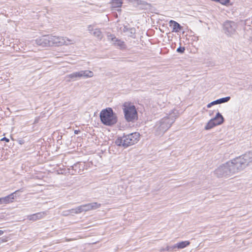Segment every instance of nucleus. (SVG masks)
I'll use <instances>...</instances> for the list:
<instances>
[{"label":"nucleus","mask_w":252,"mask_h":252,"mask_svg":"<svg viewBox=\"0 0 252 252\" xmlns=\"http://www.w3.org/2000/svg\"><path fill=\"white\" fill-rule=\"evenodd\" d=\"M178 116V112L176 110H172L167 116L163 117L157 123L155 126L157 135H160L165 132L174 122Z\"/></svg>","instance_id":"1"},{"label":"nucleus","mask_w":252,"mask_h":252,"mask_svg":"<svg viewBox=\"0 0 252 252\" xmlns=\"http://www.w3.org/2000/svg\"><path fill=\"white\" fill-rule=\"evenodd\" d=\"M100 118L102 124L106 126H112L117 122V118L111 108L103 109L100 113Z\"/></svg>","instance_id":"2"},{"label":"nucleus","mask_w":252,"mask_h":252,"mask_svg":"<svg viewBox=\"0 0 252 252\" xmlns=\"http://www.w3.org/2000/svg\"><path fill=\"white\" fill-rule=\"evenodd\" d=\"M123 110L126 120L127 122H133L138 118V114L135 106L132 103L126 102L123 105Z\"/></svg>","instance_id":"3"},{"label":"nucleus","mask_w":252,"mask_h":252,"mask_svg":"<svg viewBox=\"0 0 252 252\" xmlns=\"http://www.w3.org/2000/svg\"><path fill=\"white\" fill-rule=\"evenodd\" d=\"M214 174L218 178H225L231 177L233 175L228 161L218 167L214 171Z\"/></svg>","instance_id":"4"},{"label":"nucleus","mask_w":252,"mask_h":252,"mask_svg":"<svg viewBox=\"0 0 252 252\" xmlns=\"http://www.w3.org/2000/svg\"><path fill=\"white\" fill-rule=\"evenodd\" d=\"M228 162L233 175L242 171L247 166L241 156L229 161Z\"/></svg>","instance_id":"5"},{"label":"nucleus","mask_w":252,"mask_h":252,"mask_svg":"<svg viewBox=\"0 0 252 252\" xmlns=\"http://www.w3.org/2000/svg\"><path fill=\"white\" fill-rule=\"evenodd\" d=\"M50 46H60L63 45H68L75 43L73 39L62 36L50 35Z\"/></svg>","instance_id":"6"},{"label":"nucleus","mask_w":252,"mask_h":252,"mask_svg":"<svg viewBox=\"0 0 252 252\" xmlns=\"http://www.w3.org/2000/svg\"><path fill=\"white\" fill-rule=\"evenodd\" d=\"M94 76V73L90 70H80L79 71L74 72L66 76L67 78L72 80H76L81 78H91Z\"/></svg>","instance_id":"7"},{"label":"nucleus","mask_w":252,"mask_h":252,"mask_svg":"<svg viewBox=\"0 0 252 252\" xmlns=\"http://www.w3.org/2000/svg\"><path fill=\"white\" fill-rule=\"evenodd\" d=\"M124 145L125 147L133 145L139 141V133L134 132L124 136Z\"/></svg>","instance_id":"8"},{"label":"nucleus","mask_w":252,"mask_h":252,"mask_svg":"<svg viewBox=\"0 0 252 252\" xmlns=\"http://www.w3.org/2000/svg\"><path fill=\"white\" fill-rule=\"evenodd\" d=\"M237 25L233 21H227L223 24V30L228 35H232L236 32Z\"/></svg>","instance_id":"9"},{"label":"nucleus","mask_w":252,"mask_h":252,"mask_svg":"<svg viewBox=\"0 0 252 252\" xmlns=\"http://www.w3.org/2000/svg\"><path fill=\"white\" fill-rule=\"evenodd\" d=\"M108 39L111 43L121 50L126 49V46L124 41L119 39L114 35L112 34L107 35Z\"/></svg>","instance_id":"10"},{"label":"nucleus","mask_w":252,"mask_h":252,"mask_svg":"<svg viewBox=\"0 0 252 252\" xmlns=\"http://www.w3.org/2000/svg\"><path fill=\"white\" fill-rule=\"evenodd\" d=\"M35 43L42 47L50 46V35H44L37 38L35 40Z\"/></svg>","instance_id":"11"},{"label":"nucleus","mask_w":252,"mask_h":252,"mask_svg":"<svg viewBox=\"0 0 252 252\" xmlns=\"http://www.w3.org/2000/svg\"><path fill=\"white\" fill-rule=\"evenodd\" d=\"M21 191V189L17 190L15 192L11 193L10 194L7 195L4 197H0V205H6L11 203H12L15 198V194L18 192Z\"/></svg>","instance_id":"12"},{"label":"nucleus","mask_w":252,"mask_h":252,"mask_svg":"<svg viewBox=\"0 0 252 252\" xmlns=\"http://www.w3.org/2000/svg\"><path fill=\"white\" fill-rule=\"evenodd\" d=\"M83 205L84 212H87L99 208L101 206V204L97 202H93L91 203L84 204Z\"/></svg>","instance_id":"13"},{"label":"nucleus","mask_w":252,"mask_h":252,"mask_svg":"<svg viewBox=\"0 0 252 252\" xmlns=\"http://www.w3.org/2000/svg\"><path fill=\"white\" fill-rule=\"evenodd\" d=\"M45 216L46 213L44 212H41L32 215H29L28 216V219L32 221H36L37 220L43 218Z\"/></svg>","instance_id":"14"},{"label":"nucleus","mask_w":252,"mask_h":252,"mask_svg":"<svg viewBox=\"0 0 252 252\" xmlns=\"http://www.w3.org/2000/svg\"><path fill=\"white\" fill-rule=\"evenodd\" d=\"M123 32L126 33V34L128 36L132 38H135V34L136 30L134 28H129L126 26L124 27Z\"/></svg>","instance_id":"15"},{"label":"nucleus","mask_w":252,"mask_h":252,"mask_svg":"<svg viewBox=\"0 0 252 252\" xmlns=\"http://www.w3.org/2000/svg\"><path fill=\"white\" fill-rule=\"evenodd\" d=\"M241 157L247 166H248L250 163H252V151L247 152L241 156Z\"/></svg>","instance_id":"16"},{"label":"nucleus","mask_w":252,"mask_h":252,"mask_svg":"<svg viewBox=\"0 0 252 252\" xmlns=\"http://www.w3.org/2000/svg\"><path fill=\"white\" fill-rule=\"evenodd\" d=\"M169 26L172 27V32H179L182 28L179 23L173 20L169 21Z\"/></svg>","instance_id":"17"},{"label":"nucleus","mask_w":252,"mask_h":252,"mask_svg":"<svg viewBox=\"0 0 252 252\" xmlns=\"http://www.w3.org/2000/svg\"><path fill=\"white\" fill-rule=\"evenodd\" d=\"M212 120H213V122H214V123L216 124L217 126L221 125L224 121L223 116L219 112H218L215 117L212 119Z\"/></svg>","instance_id":"18"},{"label":"nucleus","mask_w":252,"mask_h":252,"mask_svg":"<svg viewBox=\"0 0 252 252\" xmlns=\"http://www.w3.org/2000/svg\"><path fill=\"white\" fill-rule=\"evenodd\" d=\"M92 34L99 40H101L103 37V34L99 29H95Z\"/></svg>","instance_id":"19"},{"label":"nucleus","mask_w":252,"mask_h":252,"mask_svg":"<svg viewBox=\"0 0 252 252\" xmlns=\"http://www.w3.org/2000/svg\"><path fill=\"white\" fill-rule=\"evenodd\" d=\"M177 244V249H182L190 244V242L189 241H182L178 243Z\"/></svg>","instance_id":"20"},{"label":"nucleus","mask_w":252,"mask_h":252,"mask_svg":"<svg viewBox=\"0 0 252 252\" xmlns=\"http://www.w3.org/2000/svg\"><path fill=\"white\" fill-rule=\"evenodd\" d=\"M111 5L113 8L121 7L123 2L122 0H111Z\"/></svg>","instance_id":"21"},{"label":"nucleus","mask_w":252,"mask_h":252,"mask_svg":"<svg viewBox=\"0 0 252 252\" xmlns=\"http://www.w3.org/2000/svg\"><path fill=\"white\" fill-rule=\"evenodd\" d=\"M216 126V124L214 123L213 120L211 119L205 126V129L209 130Z\"/></svg>","instance_id":"22"},{"label":"nucleus","mask_w":252,"mask_h":252,"mask_svg":"<svg viewBox=\"0 0 252 252\" xmlns=\"http://www.w3.org/2000/svg\"><path fill=\"white\" fill-rule=\"evenodd\" d=\"M124 137H119L115 140V144L119 146H123L125 147L124 145Z\"/></svg>","instance_id":"23"},{"label":"nucleus","mask_w":252,"mask_h":252,"mask_svg":"<svg viewBox=\"0 0 252 252\" xmlns=\"http://www.w3.org/2000/svg\"><path fill=\"white\" fill-rule=\"evenodd\" d=\"M78 214V212H77L76 208L71 209L68 211L63 212L64 216H67L69 214Z\"/></svg>","instance_id":"24"},{"label":"nucleus","mask_w":252,"mask_h":252,"mask_svg":"<svg viewBox=\"0 0 252 252\" xmlns=\"http://www.w3.org/2000/svg\"><path fill=\"white\" fill-rule=\"evenodd\" d=\"M230 99V96H227L218 99L220 104L228 102Z\"/></svg>","instance_id":"25"},{"label":"nucleus","mask_w":252,"mask_h":252,"mask_svg":"<svg viewBox=\"0 0 252 252\" xmlns=\"http://www.w3.org/2000/svg\"><path fill=\"white\" fill-rule=\"evenodd\" d=\"M176 249H177L176 244L175 245L171 246H166V250L168 252H172V251H176Z\"/></svg>","instance_id":"26"},{"label":"nucleus","mask_w":252,"mask_h":252,"mask_svg":"<svg viewBox=\"0 0 252 252\" xmlns=\"http://www.w3.org/2000/svg\"><path fill=\"white\" fill-rule=\"evenodd\" d=\"M216 2H219L222 5H227L230 2V0H217Z\"/></svg>","instance_id":"27"},{"label":"nucleus","mask_w":252,"mask_h":252,"mask_svg":"<svg viewBox=\"0 0 252 252\" xmlns=\"http://www.w3.org/2000/svg\"><path fill=\"white\" fill-rule=\"evenodd\" d=\"M220 104V103H219V101H218V99H217V100H216L213 101L211 102V103H210L208 104H207V107L208 108H211L213 105H216V104Z\"/></svg>","instance_id":"28"},{"label":"nucleus","mask_w":252,"mask_h":252,"mask_svg":"<svg viewBox=\"0 0 252 252\" xmlns=\"http://www.w3.org/2000/svg\"><path fill=\"white\" fill-rule=\"evenodd\" d=\"M77 212L78 214L84 212L83 205H80L76 207Z\"/></svg>","instance_id":"29"},{"label":"nucleus","mask_w":252,"mask_h":252,"mask_svg":"<svg viewBox=\"0 0 252 252\" xmlns=\"http://www.w3.org/2000/svg\"><path fill=\"white\" fill-rule=\"evenodd\" d=\"M185 50V47H180L177 49V51L179 53H183Z\"/></svg>","instance_id":"30"},{"label":"nucleus","mask_w":252,"mask_h":252,"mask_svg":"<svg viewBox=\"0 0 252 252\" xmlns=\"http://www.w3.org/2000/svg\"><path fill=\"white\" fill-rule=\"evenodd\" d=\"M94 29L93 27L91 25H89L88 27V31L91 34H92V33L94 32Z\"/></svg>","instance_id":"31"},{"label":"nucleus","mask_w":252,"mask_h":252,"mask_svg":"<svg viewBox=\"0 0 252 252\" xmlns=\"http://www.w3.org/2000/svg\"><path fill=\"white\" fill-rule=\"evenodd\" d=\"M128 0L130 1V2H133L134 1H136L138 4H142V3H143V2H142L140 0Z\"/></svg>","instance_id":"32"},{"label":"nucleus","mask_w":252,"mask_h":252,"mask_svg":"<svg viewBox=\"0 0 252 252\" xmlns=\"http://www.w3.org/2000/svg\"><path fill=\"white\" fill-rule=\"evenodd\" d=\"M1 141H5L6 142H8L9 141V140L6 138V137H3L1 139Z\"/></svg>","instance_id":"33"},{"label":"nucleus","mask_w":252,"mask_h":252,"mask_svg":"<svg viewBox=\"0 0 252 252\" xmlns=\"http://www.w3.org/2000/svg\"><path fill=\"white\" fill-rule=\"evenodd\" d=\"M160 251L161 252L167 251L166 250V247L165 248H161Z\"/></svg>","instance_id":"34"},{"label":"nucleus","mask_w":252,"mask_h":252,"mask_svg":"<svg viewBox=\"0 0 252 252\" xmlns=\"http://www.w3.org/2000/svg\"><path fill=\"white\" fill-rule=\"evenodd\" d=\"M3 233V231L1 230H0V236L2 235Z\"/></svg>","instance_id":"35"},{"label":"nucleus","mask_w":252,"mask_h":252,"mask_svg":"<svg viewBox=\"0 0 252 252\" xmlns=\"http://www.w3.org/2000/svg\"><path fill=\"white\" fill-rule=\"evenodd\" d=\"M74 132H75V133H76V134L78 133V132H77L76 130H75Z\"/></svg>","instance_id":"36"}]
</instances>
